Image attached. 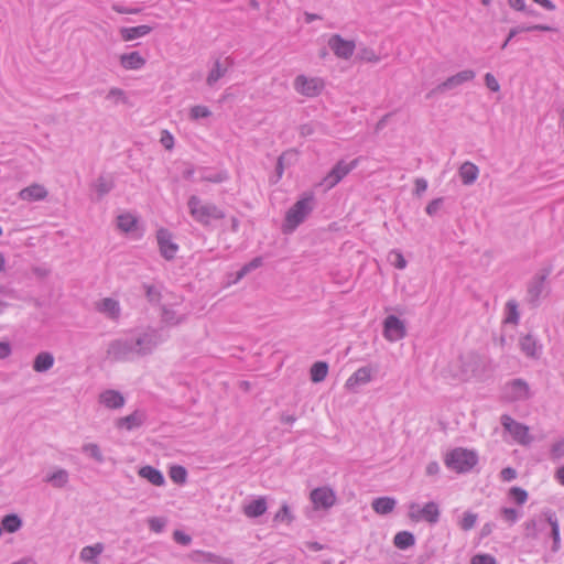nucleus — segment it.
<instances>
[{
  "instance_id": "nucleus-34",
  "label": "nucleus",
  "mask_w": 564,
  "mask_h": 564,
  "mask_svg": "<svg viewBox=\"0 0 564 564\" xmlns=\"http://www.w3.org/2000/svg\"><path fill=\"white\" fill-rule=\"evenodd\" d=\"M138 475L158 487L165 484L163 474L159 469L149 465L141 467L138 471Z\"/></svg>"
},
{
  "instance_id": "nucleus-23",
  "label": "nucleus",
  "mask_w": 564,
  "mask_h": 564,
  "mask_svg": "<svg viewBox=\"0 0 564 564\" xmlns=\"http://www.w3.org/2000/svg\"><path fill=\"white\" fill-rule=\"evenodd\" d=\"M458 176L465 186H470L477 181L479 176V169L473 162L465 161L458 167Z\"/></svg>"
},
{
  "instance_id": "nucleus-17",
  "label": "nucleus",
  "mask_w": 564,
  "mask_h": 564,
  "mask_svg": "<svg viewBox=\"0 0 564 564\" xmlns=\"http://www.w3.org/2000/svg\"><path fill=\"white\" fill-rule=\"evenodd\" d=\"M47 196V188L40 183H32L18 193L19 199L26 203L42 202L45 200Z\"/></svg>"
},
{
  "instance_id": "nucleus-25",
  "label": "nucleus",
  "mask_w": 564,
  "mask_h": 564,
  "mask_svg": "<svg viewBox=\"0 0 564 564\" xmlns=\"http://www.w3.org/2000/svg\"><path fill=\"white\" fill-rule=\"evenodd\" d=\"M507 394L511 400H527L530 397L529 386L521 379H516L507 386Z\"/></svg>"
},
{
  "instance_id": "nucleus-40",
  "label": "nucleus",
  "mask_w": 564,
  "mask_h": 564,
  "mask_svg": "<svg viewBox=\"0 0 564 564\" xmlns=\"http://www.w3.org/2000/svg\"><path fill=\"white\" fill-rule=\"evenodd\" d=\"M185 318L186 317L184 314H177V312L174 311L173 308L166 306L162 307L161 319L164 324L169 326H176L183 323Z\"/></svg>"
},
{
  "instance_id": "nucleus-61",
  "label": "nucleus",
  "mask_w": 564,
  "mask_h": 564,
  "mask_svg": "<svg viewBox=\"0 0 564 564\" xmlns=\"http://www.w3.org/2000/svg\"><path fill=\"white\" fill-rule=\"evenodd\" d=\"M173 538L177 543H180L182 545H188L192 541V538L188 534H186L180 530L174 531Z\"/></svg>"
},
{
  "instance_id": "nucleus-58",
  "label": "nucleus",
  "mask_w": 564,
  "mask_h": 564,
  "mask_svg": "<svg viewBox=\"0 0 564 564\" xmlns=\"http://www.w3.org/2000/svg\"><path fill=\"white\" fill-rule=\"evenodd\" d=\"M471 564H497L496 558L489 554H477L471 558Z\"/></svg>"
},
{
  "instance_id": "nucleus-26",
  "label": "nucleus",
  "mask_w": 564,
  "mask_h": 564,
  "mask_svg": "<svg viewBox=\"0 0 564 564\" xmlns=\"http://www.w3.org/2000/svg\"><path fill=\"white\" fill-rule=\"evenodd\" d=\"M99 402L108 409H120L124 404V398L116 390H106L100 393Z\"/></svg>"
},
{
  "instance_id": "nucleus-56",
  "label": "nucleus",
  "mask_w": 564,
  "mask_h": 564,
  "mask_svg": "<svg viewBox=\"0 0 564 564\" xmlns=\"http://www.w3.org/2000/svg\"><path fill=\"white\" fill-rule=\"evenodd\" d=\"M293 520L290 508L288 505H283L281 509L275 513L274 521L290 523Z\"/></svg>"
},
{
  "instance_id": "nucleus-33",
  "label": "nucleus",
  "mask_w": 564,
  "mask_h": 564,
  "mask_svg": "<svg viewBox=\"0 0 564 564\" xmlns=\"http://www.w3.org/2000/svg\"><path fill=\"white\" fill-rule=\"evenodd\" d=\"M397 506V500L392 497L376 498L371 502V507L376 513L384 516L391 513Z\"/></svg>"
},
{
  "instance_id": "nucleus-22",
  "label": "nucleus",
  "mask_w": 564,
  "mask_h": 564,
  "mask_svg": "<svg viewBox=\"0 0 564 564\" xmlns=\"http://www.w3.org/2000/svg\"><path fill=\"white\" fill-rule=\"evenodd\" d=\"M268 503L265 497H258L257 499L246 502L242 507L243 514L247 518H258L267 512Z\"/></svg>"
},
{
  "instance_id": "nucleus-4",
  "label": "nucleus",
  "mask_w": 564,
  "mask_h": 564,
  "mask_svg": "<svg viewBox=\"0 0 564 564\" xmlns=\"http://www.w3.org/2000/svg\"><path fill=\"white\" fill-rule=\"evenodd\" d=\"M315 198L312 193L305 194L286 213L283 225L284 232H292L302 224L314 208Z\"/></svg>"
},
{
  "instance_id": "nucleus-43",
  "label": "nucleus",
  "mask_w": 564,
  "mask_h": 564,
  "mask_svg": "<svg viewBox=\"0 0 564 564\" xmlns=\"http://www.w3.org/2000/svg\"><path fill=\"white\" fill-rule=\"evenodd\" d=\"M394 545L400 550H405L415 543L414 535L408 531L398 532L393 539Z\"/></svg>"
},
{
  "instance_id": "nucleus-57",
  "label": "nucleus",
  "mask_w": 564,
  "mask_h": 564,
  "mask_svg": "<svg viewBox=\"0 0 564 564\" xmlns=\"http://www.w3.org/2000/svg\"><path fill=\"white\" fill-rule=\"evenodd\" d=\"M160 143L164 149L171 151L174 148V137L167 130H163L161 132Z\"/></svg>"
},
{
  "instance_id": "nucleus-21",
  "label": "nucleus",
  "mask_w": 564,
  "mask_h": 564,
  "mask_svg": "<svg viewBox=\"0 0 564 564\" xmlns=\"http://www.w3.org/2000/svg\"><path fill=\"white\" fill-rule=\"evenodd\" d=\"M104 551L105 544L101 542L84 546L79 552V560L86 564H99V556Z\"/></svg>"
},
{
  "instance_id": "nucleus-38",
  "label": "nucleus",
  "mask_w": 564,
  "mask_h": 564,
  "mask_svg": "<svg viewBox=\"0 0 564 564\" xmlns=\"http://www.w3.org/2000/svg\"><path fill=\"white\" fill-rule=\"evenodd\" d=\"M137 223V217L130 213H123L117 217V228L124 234L134 231Z\"/></svg>"
},
{
  "instance_id": "nucleus-29",
  "label": "nucleus",
  "mask_w": 564,
  "mask_h": 564,
  "mask_svg": "<svg viewBox=\"0 0 564 564\" xmlns=\"http://www.w3.org/2000/svg\"><path fill=\"white\" fill-rule=\"evenodd\" d=\"M44 481L50 484L53 488L62 489L67 486L69 481V474L64 468H57L54 471L47 474Z\"/></svg>"
},
{
  "instance_id": "nucleus-6",
  "label": "nucleus",
  "mask_w": 564,
  "mask_h": 564,
  "mask_svg": "<svg viewBox=\"0 0 564 564\" xmlns=\"http://www.w3.org/2000/svg\"><path fill=\"white\" fill-rule=\"evenodd\" d=\"M477 463V456L474 452L455 448L445 457L446 466L456 473H466L470 470Z\"/></svg>"
},
{
  "instance_id": "nucleus-11",
  "label": "nucleus",
  "mask_w": 564,
  "mask_h": 564,
  "mask_svg": "<svg viewBox=\"0 0 564 564\" xmlns=\"http://www.w3.org/2000/svg\"><path fill=\"white\" fill-rule=\"evenodd\" d=\"M310 500L315 510H328L335 506L337 497L330 487L322 486L311 491Z\"/></svg>"
},
{
  "instance_id": "nucleus-10",
  "label": "nucleus",
  "mask_w": 564,
  "mask_h": 564,
  "mask_svg": "<svg viewBox=\"0 0 564 564\" xmlns=\"http://www.w3.org/2000/svg\"><path fill=\"white\" fill-rule=\"evenodd\" d=\"M547 275V271L540 272L532 278L528 285L529 302L535 306L549 294Z\"/></svg>"
},
{
  "instance_id": "nucleus-62",
  "label": "nucleus",
  "mask_w": 564,
  "mask_h": 564,
  "mask_svg": "<svg viewBox=\"0 0 564 564\" xmlns=\"http://www.w3.org/2000/svg\"><path fill=\"white\" fill-rule=\"evenodd\" d=\"M442 203H443V198H435V199H433L426 206V213L430 216L435 215L440 210Z\"/></svg>"
},
{
  "instance_id": "nucleus-31",
  "label": "nucleus",
  "mask_w": 564,
  "mask_h": 564,
  "mask_svg": "<svg viewBox=\"0 0 564 564\" xmlns=\"http://www.w3.org/2000/svg\"><path fill=\"white\" fill-rule=\"evenodd\" d=\"M144 417L145 416L142 412L134 411L133 413L124 417H120L116 424L117 427L119 429H126L127 431H131L133 429L141 426L142 423L144 422Z\"/></svg>"
},
{
  "instance_id": "nucleus-14",
  "label": "nucleus",
  "mask_w": 564,
  "mask_h": 564,
  "mask_svg": "<svg viewBox=\"0 0 564 564\" xmlns=\"http://www.w3.org/2000/svg\"><path fill=\"white\" fill-rule=\"evenodd\" d=\"M501 424L518 443L527 445L531 442L532 438L529 434V429L525 425L516 422L509 415L501 416Z\"/></svg>"
},
{
  "instance_id": "nucleus-64",
  "label": "nucleus",
  "mask_w": 564,
  "mask_h": 564,
  "mask_svg": "<svg viewBox=\"0 0 564 564\" xmlns=\"http://www.w3.org/2000/svg\"><path fill=\"white\" fill-rule=\"evenodd\" d=\"M500 477L503 481H511L516 479L517 471L511 467L503 468L500 473Z\"/></svg>"
},
{
  "instance_id": "nucleus-15",
  "label": "nucleus",
  "mask_w": 564,
  "mask_h": 564,
  "mask_svg": "<svg viewBox=\"0 0 564 564\" xmlns=\"http://www.w3.org/2000/svg\"><path fill=\"white\" fill-rule=\"evenodd\" d=\"M95 310L106 318L118 322L121 317V305L117 299L104 297L95 302Z\"/></svg>"
},
{
  "instance_id": "nucleus-2",
  "label": "nucleus",
  "mask_w": 564,
  "mask_h": 564,
  "mask_svg": "<svg viewBox=\"0 0 564 564\" xmlns=\"http://www.w3.org/2000/svg\"><path fill=\"white\" fill-rule=\"evenodd\" d=\"M191 216L203 226H209L213 220L223 219L224 210L213 203H205L198 196L192 195L187 200Z\"/></svg>"
},
{
  "instance_id": "nucleus-55",
  "label": "nucleus",
  "mask_w": 564,
  "mask_h": 564,
  "mask_svg": "<svg viewBox=\"0 0 564 564\" xmlns=\"http://www.w3.org/2000/svg\"><path fill=\"white\" fill-rule=\"evenodd\" d=\"M148 524L151 531L159 533L166 525V519L161 517H152L148 520Z\"/></svg>"
},
{
  "instance_id": "nucleus-28",
  "label": "nucleus",
  "mask_w": 564,
  "mask_h": 564,
  "mask_svg": "<svg viewBox=\"0 0 564 564\" xmlns=\"http://www.w3.org/2000/svg\"><path fill=\"white\" fill-rule=\"evenodd\" d=\"M297 159V152L295 150H288L283 152L276 162L275 166V178L272 183H276L283 175L285 166L292 165Z\"/></svg>"
},
{
  "instance_id": "nucleus-39",
  "label": "nucleus",
  "mask_w": 564,
  "mask_h": 564,
  "mask_svg": "<svg viewBox=\"0 0 564 564\" xmlns=\"http://www.w3.org/2000/svg\"><path fill=\"white\" fill-rule=\"evenodd\" d=\"M93 187L100 199L113 188V180L110 176L100 175Z\"/></svg>"
},
{
  "instance_id": "nucleus-63",
  "label": "nucleus",
  "mask_w": 564,
  "mask_h": 564,
  "mask_svg": "<svg viewBox=\"0 0 564 564\" xmlns=\"http://www.w3.org/2000/svg\"><path fill=\"white\" fill-rule=\"evenodd\" d=\"M508 1L512 9H514L517 11L527 12L528 14H533V11L527 9L524 0H508Z\"/></svg>"
},
{
  "instance_id": "nucleus-51",
  "label": "nucleus",
  "mask_w": 564,
  "mask_h": 564,
  "mask_svg": "<svg viewBox=\"0 0 564 564\" xmlns=\"http://www.w3.org/2000/svg\"><path fill=\"white\" fill-rule=\"evenodd\" d=\"M186 469L182 466H173L170 470V477L176 484H184L186 481Z\"/></svg>"
},
{
  "instance_id": "nucleus-59",
  "label": "nucleus",
  "mask_w": 564,
  "mask_h": 564,
  "mask_svg": "<svg viewBox=\"0 0 564 564\" xmlns=\"http://www.w3.org/2000/svg\"><path fill=\"white\" fill-rule=\"evenodd\" d=\"M111 9L120 14H138L141 12L140 8H127L119 3H113L111 6Z\"/></svg>"
},
{
  "instance_id": "nucleus-36",
  "label": "nucleus",
  "mask_w": 564,
  "mask_h": 564,
  "mask_svg": "<svg viewBox=\"0 0 564 564\" xmlns=\"http://www.w3.org/2000/svg\"><path fill=\"white\" fill-rule=\"evenodd\" d=\"M121 66L126 69H139L145 66V59L139 52L123 54L120 58Z\"/></svg>"
},
{
  "instance_id": "nucleus-13",
  "label": "nucleus",
  "mask_w": 564,
  "mask_h": 564,
  "mask_svg": "<svg viewBox=\"0 0 564 564\" xmlns=\"http://www.w3.org/2000/svg\"><path fill=\"white\" fill-rule=\"evenodd\" d=\"M406 335L404 322L394 315H389L383 322V336L387 340L393 343L402 339Z\"/></svg>"
},
{
  "instance_id": "nucleus-44",
  "label": "nucleus",
  "mask_w": 564,
  "mask_h": 564,
  "mask_svg": "<svg viewBox=\"0 0 564 564\" xmlns=\"http://www.w3.org/2000/svg\"><path fill=\"white\" fill-rule=\"evenodd\" d=\"M328 372V365L324 361L315 362L311 368V380L313 382H322Z\"/></svg>"
},
{
  "instance_id": "nucleus-20",
  "label": "nucleus",
  "mask_w": 564,
  "mask_h": 564,
  "mask_svg": "<svg viewBox=\"0 0 564 564\" xmlns=\"http://www.w3.org/2000/svg\"><path fill=\"white\" fill-rule=\"evenodd\" d=\"M471 78H473V73H457V74L451 76L449 78H447L442 84H440L437 87L433 88L427 94V97H431L435 94H444L446 91H449Z\"/></svg>"
},
{
  "instance_id": "nucleus-49",
  "label": "nucleus",
  "mask_w": 564,
  "mask_h": 564,
  "mask_svg": "<svg viewBox=\"0 0 564 564\" xmlns=\"http://www.w3.org/2000/svg\"><path fill=\"white\" fill-rule=\"evenodd\" d=\"M509 497L518 505L522 506L528 500V492L520 487H512L509 490Z\"/></svg>"
},
{
  "instance_id": "nucleus-45",
  "label": "nucleus",
  "mask_w": 564,
  "mask_h": 564,
  "mask_svg": "<svg viewBox=\"0 0 564 564\" xmlns=\"http://www.w3.org/2000/svg\"><path fill=\"white\" fill-rule=\"evenodd\" d=\"M106 99L115 106L129 105V99H128L126 93L119 88H111L107 93Z\"/></svg>"
},
{
  "instance_id": "nucleus-46",
  "label": "nucleus",
  "mask_w": 564,
  "mask_h": 564,
  "mask_svg": "<svg viewBox=\"0 0 564 564\" xmlns=\"http://www.w3.org/2000/svg\"><path fill=\"white\" fill-rule=\"evenodd\" d=\"M356 57L359 61L367 63H376L379 61V55L375 52V50L365 45H360L358 47Z\"/></svg>"
},
{
  "instance_id": "nucleus-42",
  "label": "nucleus",
  "mask_w": 564,
  "mask_h": 564,
  "mask_svg": "<svg viewBox=\"0 0 564 564\" xmlns=\"http://www.w3.org/2000/svg\"><path fill=\"white\" fill-rule=\"evenodd\" d=\"M1 524L4 531L15 533L21 529L22 520L18 514L11 513L3 517Z\"/></svg>"
},
{
  "instance_id": "nucleus-12",
  "label": "nucleus",
  "mask_w": 564,
  "mask_h": 564,
  "mask_svg": "<svg viewBox=\"0 0 564 564\" xmlns=\"http://www.w3.org/2000/svg\"><path fill=\"white\" fill-rule=\"evenodd\" d=\"M327 45L334 55L340 59H349L357 47L355 41L346 40L339 34L330 35Z\"/></svg>"
},
{
  "instance_id": "nucleus-50",
  "label": "nucleus",
  "mask_w": 564,
  "mask_h": 564,
  "mask_svg": "<svg viewBox=\"0 0 564 564\" xmlns=\"http://www.w3.org/2000/svg\"><path fill=\"white\" fill-rule=\"evenodd\" d=\"M388 259L399 270H403L406 267V260L399 250L390 251Z\"/></svg>"
},
{
  "instance_id": "nucleus-16",
  "label": "nucleus",
  "mask_w": 564,
  "mask_h": 564,
  "mask_svg": "<svg viewBox=\"0 0 564 564\" xmlns=\"http://www.w3.org/2000/svg\"><path fill=\"white\" fill-rule=\"evenodd\" d=\"M158 245L161 256L166 260L174 259L178 246L173 242L172 235L169 230L161 228L156 234Z\"/></svg>"
},
{
  "instance_id": "nucleus-47",
  "label": "nucleus",
  "mask_w": 564,
  "mask_h": 564,
  "mask_svg": "<svg viewBox=\"0 0 564 564\" xmlns=\"http://www.w3.org/2000/svg\"><path fill=\"white\" fill-rule=\"evenodd\" d=\"M478 520V516L471 511H465L458 520V527L463 531L471 530Z\"/></svg>"
},
{
  "instance_id": "nucleus-53",
  "label": "nucleus",
  "mask_w": 564,
  "mask_h": 564,
  "mask_svg": "<svg viewBox=\"0 0 564 564\" xmlns=\"http://www.w3.org/2000/svg\"><path fill=\"white\" fill-rule=\"evenodd\" d=\"M500 516L506 522L513 524L518 521L520 513L517 509L505 507L500 509Z\"/></svg>"
},
{
  "instance_id": "nucleus-18",
  "label": "nucleus",
  "mask_w": 564,
  "mask_h": 564,
  "mask_svg": "<svg viewBox=\"0 0 564 564\" xmlns=\"http://www.w3.org/2000/svg\"><path fill=\"white\" fill-rule=\"evenodd\" d=\"M373 369L370 366H365L357 369L346 381L345 388L349 391H357L360 386L367 384L371 381Z\"/></svg>"
},
{
  "instance_id": "nucleus-37",
  "label": "nucleus",
  "mask_w": 564,
  "mask_h": 564,
  "mask_svg": "<svg viewBox=\"0 0 564 564\" xmlns=\"http://www.w3.org/2000/svg\"><path fill=\"white\" fill-rule=\"evenodd\" d=\"M519 345L522 352H524L528 357L535 358L540 354L541 346L531 335L521 337Z\"/></svg>"
},
{
  "instance_id": "nucleus-8",
  "label": "nucleus",
  "mask_w": 564,
  "mask_h": 564,
  "mask_svg": "<svg viewBox=\"0 0 564 564\" xmlns=\"http://www.w3.org/2000/svg\"><path fill=\"white\" fill-rule=\"evenodd\" d=\"M295 90L306 97L319 95L324 88V80L313 73H302L294 80Z\"/></svg>"
},
{
  "instance_id": "nucleus-19",
  "label": "nucleus",
  "mask_w": 564,
  "mask_h": 564,
  "mask_svg": "<svg viewBox=\"0 0 564 564\" xmlns=\"http://www.w3.org/2000/svg\"><path fill=\"white\" fill-rule=\"evenodd\" d=\"M546 524V511H543L539 517H534L523 524L524 535L531 540H538L541 533L545 530Z\"/></svg>"
},
{
  "instance_id": "nucleus-30",
  "label": "nucleus",
  "mask_w": 564,
  "mask_h": 564,
  "mask_svg": "<svg viewBox=\"0 0 564 564\" xmlns=\"http://www.w3.org/2000/svg\"><path fill=\"white\" fill-rule=\"evenodd\" d=\"M229 178V175L226 171H210L208 169L202 167L198 171L197 182H207V183H224Z\"/></svg>"
},
{
  "instance_id": "nucleus-41",
  "label": "nucleus",
  "mask_w": 564,
  "mask_h": 564,
  "mask_svg": "<svg viewBox=\"0 0 564 564\" xmlns=\"http://www.w3.org/2000/svg\"><path fill=\"white\" fill-rule=\"evenodd\" d=\"M82 452L89 458L94 459L98 464H102L105 462V457L102 455L101 448L97 443H85L82 446Z\"/></svg>"
},
{
  "instance_id": "nucleus-9",
  "label": "nucleus",
  "mask_w": 564,
  "mask_h": 564,
  "mask_svg": "<svg viewBox=\"0 0 564 564\" xmlns=\"http://www.w3.org/2000/svg\"><path fill=\"white\" fill-rule=\"evenodd\" d=\"M408 516L412 521H426L434 524L438 521L440 509L436 502L430 501L421 507L419 503L412 502L409 506Z\"/></svg>"
},
{
  "instance_id": "nucleus-24",
  "label": "nucleus",
  "mask_w": 564,
  "mask_h": 564,
  "mask_svg": "<svg viewBox=\"0 0 564 564\" xmlns=\"http://www.w3.org/2000/svg\"><path fill=\"white\" fill-rule=\"evenodd\" d=\"M152 26L145 24L130 28H120L119 35L123 42H130L139 37L147 36L152 32Z\"/></svg>"
},
{
  "instance_id": "nucleus-52",
  "label": "nucleus",
  "mask_w": 564,
  "mask_h": 564,
  "mask_svg": "<svg viewBox=\"0 0 564 564\" xmlns=\"http://www.w3.org/2000/svg\"><path fill=\"white\" fill-rule=\"evenodd\" d=\"M143 288L145 290V296L150 303L156 304L161 301L162 294L158 286L145 284Z\"/></svg>"
},
{
  "instance_id": "nucleus-3",
  "label": "nucleus",
  "mask_w": 564,
  "mask_h": 564,
  "mask_svg": "<svg viewBox=\"0 0 564 564\" xmlns=\"http://www.w3.org/2000/svg\"><path fill=\"white\" fill-rule=\"evenodd\" d=\"M130 334L132 337L137 358H143L153 354V351L163 341L159 329L153 327L137 329Z\"/></svg>"
},
{
  "instance_id": "nucleus-1",
  "label": "nucleus",
  "mask_w": 564,
  "mask_h": 564,
  "mask_svg": "<svg viewBox=\"0 0 564 564\" xmlns=\"http://www.w3.org/2000/svg\"><path fill=\"white\" fill-rule=\"evenodd\" d=\"M485 362L482 358L475 352H466L453 360L448 367V373L460 380H468L482 373Z\"/></svg>"
},
{
  "instance_id": "nucleus-7",
  "label": "nucleus",
  "mask_w": 564,
  "mask_h": 564,
  "mask_svg": "<svg viewBox=\"0 0 564 564\" xmlns=\"http://www.w3.org/2000/svg\"><path fill=\"white\" fill-rule=\"evenodd\" d=\"M358 159H355L349 163L344 160L338 161L318 185L323 186L325 191L332 189L341 180H344V177H346L358 165Z\"/></svg>"
},
{
  "instance_id": "nucleus-32",
  "label": "nucleus",
  "mask_w": 564,
  "mask_h": 564,
  "mask_svg": "<svg viewBox=\"0 0 564 564\" xmlns=\"http://www.w3.org/2000/svg\"><path fill=\"white\" fill-rule=\"evenodd\" d=\"M191 558L197 563H214V564H232L229 558L221 557L217 554L204 551H194Z\"/></svg>"
},
{
  "instance_id": "nucleus-54",
  "label": "nucleus",
  "mask_w": 564,
  "mask_h": 564,
  "mask_svg": "<svg viewBox=\"0 0 564 564\" xmlns=\"http://www.w3.org/2000/svg\"><path fill=\"white\" fill-rule=\"evenodd\" d=\"M508 316L506 323L517 324L519 319L518 305L514 301L507 302Z\"/></svg>"
},
{
  "instance_id": "nucleus-60",
  "label": "nucleus",
  "mask_w": 564,
  "mask_h": 564,
  "mask_svg": "<svg viewBox=\"0 0 564 564\" xmlns=\"http://www.w3.org/2000/svg\"><path fill=\"white\" fill-rule=\"evenodd\" d=\"M485 83H486V86L491 91H495V93L499 91V89H500L499 82L491 73L486 74Z\"/></svg>"
},
{
  "instance_id": "nucleus-5",
  "label": "nucleus",
  "mask_w": 564,
  "mask_h": 564,
  "mask_svg": "<svg viewBox=\"0 0 564 564\" xmlns=\"http://www.w3.org/2000/svg\"><path fill=\"white\" fill-rule=\"evenodd\" d=\"M106 355L115 361H129L137 358L131 334H126L111 340L107 347Z\"/></svg>"
},
{
  "instance_id": "nucleus-35",
  "label": "nucleus",
  "mask_w": 564,
  "mask_h": 564,
  "mask_svg": "<svg viewBox=\"0 0 564 564\" xmlns=\"http://www.w3.org/2000/svg\"><path fill=\"white\" fill-rule=\"evenodd\" d=\"M546 520L549 522V525L551 527V536L553 540L552 551L557 552L561 545L558 520L555 513L551 510H546Z\"/></svg>"
},
{
  "instance_id": "nucleus-27",
  "label": "nucleus",
  "mask_w": 564,
  "mask_h": 564,
  "mask_svg": "<svg viewBox=\"0 0 564 564\" xmlns=\"http://www.w3.org/2000/svg\"><path fill=\"white\" fill-rule=\"evenodd\" d=\"M55 358L50 351H41L33 359V370L39 373L47 372L54 366Z\"/></svg>"
},
{
  "instance_id": "nucleus-48",
  "label": "nucleus",
  "mask_w": 564,
  "mask_h": 564,
  "mask_svg": "<svg viewBox=\"0 0 564 564\" xmlns=\"http://www.w3.org/2000/svg\"><path fill=\"white\" fill-rule=\"evenodd\" d=\"M210 116H212V111L206 106L197 105V106H193L189 109V119L193 121H196L199 119H205Z\"/></svg>"
}]
</instances>
